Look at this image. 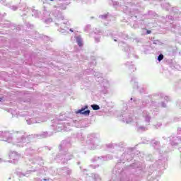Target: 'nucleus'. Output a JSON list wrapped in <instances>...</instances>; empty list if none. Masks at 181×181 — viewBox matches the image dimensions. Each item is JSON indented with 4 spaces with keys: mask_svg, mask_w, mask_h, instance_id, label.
<instances>
[{
    "mask_svg": "<svg viewBox=\"0 0 181 181\" xmlns=\"http://www.w3.org/2000/svg\"><path fill=\"white\" fill-rule=\"evenodd\" d=\"M44 180H47L46 179H44Z\"/></svg>",
    "mask_w": 181,
    "mask_h": 181,
    "instance_id": "0eeeda50",
    "label": "nucleus"
},
{
    "mask_svg": "<svg viewBox=\"0 0 181 181\" xmlns=\"http://www.w3.org/2000/svg\"><path fill=\"white\" fill-rule=\"evenodd\" d=\"M0 101H2V98H0Z\"/></svg>",
    "mask_w": 181,
    "mask_h": 181,
    "instance_id": "423d86ee",
    "label": "nucleus"
},
{
    "mask_svg": "<svg viewBox=\"0 0 181 181\" xmlns=\"http://www.w3.org/2000/svg\"><path fill=\"white\" fill-rule=\"evenodd\" d=\"M88 108V106L86 105L84 107H82L81 110H78L76 112V114H82L83 115H90V110H86Z\"/></svg>",
    "mask_w": 181,
    "mask_h": 181,
    "instance_id": "f257e3e1",
    "label": "nucleus"
},
{
    "mask_svg": "<svg viewBox=\"0 0 181 181\" xmlns=\"http://www.w3.org/2000/svg\"><path fill=\"white\" fill-rule=\"evenodd\" d=\"M76 43H78L79 47H81V46H83V40H81V37H76Z\"/></svg>",
    "mask_w": 181,
    "mask_h": 181,
    "instance_id": "f03ea898",
    "label": "nucleus"
},
{
    "mask_svg": "<svg viewBox=\"0 0 181 181\" xmlns=\"http://www.w3.org/2000/svg\"><path fill=\"white\" fill-rule=\"evenodd\" d=\"M151 33H152V31H151L150 30H147L146 34L147 35H151Z\"/></svg>",
    "mask_w": 181,
    "mask_h": 181,
    "instance_id": "39448f33",
    "label": "nucleus"
},
{
    "mask_svg": "<svg viewBox=\"0 0 181 181\" xmlns=\"http://www.w3.org/2000/svg\"><path fill=\"white\" fill-rule=\"evenodd\" d=\"M158 62H161V60H163V54H160L158 57Z\"/></svg>",
    "mask_w": 181,
    "mask_h": 181,
    "instance_id": "20e7f679",
    "label": "nucleus"
},
{
    "mask_svg": "<svg viewBox=\"0 0 181 181\" xmlns=\"http://www.w3.org/2000/svg\"><path fill=\"white\" fill-rule=\"evenodd\" d=\"M91 107L94 111H98V110H100V106L98 105H92Z\"/></svg>",
    "mask_w": 181,
    "mask_h": 181,
    "instance_id": "7ed1b4c3",
    "label": "nucleus"
}]
</instances>
